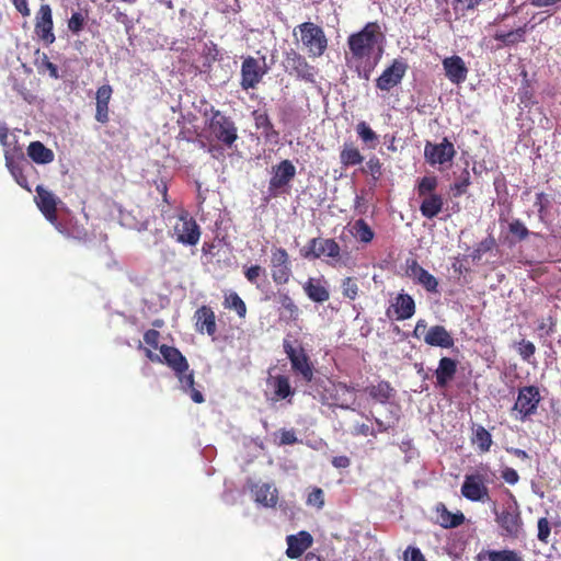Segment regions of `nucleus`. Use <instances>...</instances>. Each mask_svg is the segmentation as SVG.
I'll use <instances>...</instances> for the list:
<instances>
[{
  "mask_svg": "<svg viewBox=\"0 0 561 561\" xmlns=\"http://www.w3.org/2000/svg\"><path fill=\"white\" fill-rule=\"evenodd\" d=\"M506 493L508 501L501 507L493 502L491 510L500 529V535L503 538L517 540L525 536V525L515 495L510 490H506Z\"/></svg>",
  "mask_w": 561,
  "mask_h": 561,
  "instance_id": "obj_1",
  "label": "nucleus"
},
{
  "mask_svg": "<svg viewBox=\"0 0 561 561\" xmlns=\"http://www.w3.org/2000/svg\"><path fill=\"white\" fill-rule=\"evenodd\" d=\"M383 39V34L377 22H368L359 32L351 34L347 38V45L355 62L369 60L374 54L375 47Z\"/></svg>",
  "mask_w": 561,
  "mask_h": 561,
  "instance_id": "obj_2",
  "label": "nucleus"
},
{
  "mask_svg": "<svg viewBox=\"0 0 561 561\" xmlns=\"http://www.w3.org/2000/svg\"><path fill=\"white\" fill-rule=\"evenodd\" d=\"M438 179L435 175H425L419 179L416 193L422 198L420 213L426 219H433L438 216L444 207V197L436 192Z\"/></svg>",
  "mask_w": 561,
  "mask_h": 561,
  "instance_id": "obj_3",
  "label": "nucleus"
},
{
  "mask_svg": "<svg viewBox=\"0 0 561 561\" xmlns=\"http://www.w3.org/2000/svg\"><path fill=\"white\" fill-rule=\"evenodd\" d=\"M282 67L289 77L307 84H317L319 69L296 49L289 48L283 53Z\"/></svg>",
  "mask_w": 561,
  "mask_h": 561,
  "instance_id": "obj_4",
  "label": "nucleus"
},
{
  "mask_svg": "<svg viewBox=\"0 0 561 561\" xmlns=\"http://www.w3.org/2000/svg\"><path fill=\"white\" fill-rule=\"evenodd\" d=\"M299 33L302 48L310 58L323 56L328 48V38L323 28L313 22H304L294 28V36Z\"/></svg>",
  "mask_w": 561,
  "mask_h": 561,
  "instance_id": "obj_5",
  "label": "nucleus"
},
{
  "mask_svg": "<svg viewBox=\"0 0 561 561\" xmlns=\"http://www.w3.org/2000/svg\"><path fill=\"white\" fill-rule=\"evenodd\" d=\"M210 118L206 122L210 136L227 148H231L238 139V128L234 122L214 107L210 108Z\"/></svg>",
  "mask_w": 561,
  "mask_h": 561,
  "instance_id": "obj_6",
  "label": "nucleus"
},
{
  "mask_svg": "<svg viewBox=\"0 0 561 561\" xmlns=\"http://www.w3.org/2000/svg\"><path fill=\"white\" fill-rule=\"evenodd\" d=\"M283 348L290 362L291 371L300 376L305 382H311L314 378V367L302 345L296 347L291 341L284 339Z\"/></svg>",
  "mask_w": 561,
  "mask_h": 561,
  "instance_id": "obj_7",
  "label": "nucleus"
},
{
  "mask_svg": "<svg viewBox=\"0 0 561 561\" xmlns=\"http://www.w3.org/2000/svg\"><path fill=\"white\" fill-rule=\"evenodd\" d=\"M271 174L268 194L271 197H277L280 194L288 193L290 182L296 176V168L290 160L285 159L272 167Z\"/></svg>",
  "mask_w": 561,
  "mask_h": 561,
  "instance_id": "obj_8",
  "label": "nucleus"
},
{
  "mask_svg": "<svg viewBox=\"0 0 561 561\" xmlns=\"http://www.w3.org/2000/svg\"><path fill=\"white\" fill-rule=\"evenodd\" d=\"M201 228L188 211L182 210L173 226V237L179 243L194 247L199 242Z\"/></svg>",
  "mask_w": 561,
  "mask_h": 561,
  "instance_id": "obj_9",
  "label": "nucleus"
},
{
  "mask_svg": "<svg viewBox=\"0 0 561 561\" xmlns=\"http://www.w3.org/2000/svg\"><path fill=\"white\" fill-rule=\"evenodd\" d=\"M456 153L454 144L446 137L439 144L426 141L424 146V159L433 167L451 163Z\"/></svg>",
  "mask_w": 561,
  "mask_h": 561,
  "instance_id": "obj_10",
  "label": "nucleus"
},
{
  "mask_svg": "<svg viewBox=\"0 0 561 561\" xmlns=\"http://www.w3.org/2000/svg\"><path fill=\"white\" fill-rule=\"evenodd\" d=\"M271 276L276 285L289 282L293 271L288 252L284 248H274L271 252Z\"/></svg>",
  "mask_w": 561,
  "mask_h": 561,
  "instance_id": "obj_11",
  "label": "nucleus"
},
{
  "mask_svg": "<svg viewBox=\"0 0 561 561\" xmlns=\"http://www.w3.org/2000/svg\"><path fill=\"white\" fill-rule=\"evenodd\" d=\"M5 167L15 182L27 192H31L27 176L24 174V168L28 165L27 160L21 148H13L4 151Z\"/></svg>",
  "mask_w": 561,
  "mask_h": 561,
  "instance_id": "obj_12",
  "label": "nucleus"
},
{
  "mask_svg": "<svg viewBox=\"0 0 561 561\" xmlns=\"http://www.w3.org/2000/svg\"><path fill=\"white\" fill-rule=\"evenodd\" d=\"M34 33L45 45H51L56 41L54 34L53 11L48 3L41 4L35 15Z\"/></svg>",
  "mask_w": 561,
  "mask_h": 561,
  "instance_id": "obj_13",
  "label": "nucleus"
},
{
  "mask_svg": "<svg viewBox=\"0 0 561 561\" xmlns=\"http://www.w3.org/2000/svg\"><path fill=\"white\" fill-rule=\"evenodd\" d=\"M266 71L267 69L265 67V58H263V65H261L260 61L252 56L243 58L241 65V88L245 91L256 88Z\"/></svg>",
  "mask_w": 561,
  "mask_h": 561,
  "instance_id": "obj_14",
  "label": "nucleus"
},
{
  "mask_svg": "<svg viewBox=\"0 0 561 561\" xmlns=\"http://www.w3.org/2000/svg\"><path fill=\"white\" fill-rule=\"evenodd\" d=\"M408 68V64L402 58L393 59L391 65L376 79L377 89L389 92L391 89L399 85Z\"/></svg>",
  "mask_w": 561,
  "mask_h": 561,
  "instance_id": "obj_15",
  "label": "nucleus"
},
{
  "mask_svg": "<svg viewBox=\"0 0 561 561\" xmlns=\"http://www.w3.org/2000/svg\"><path fill=\"white\" fill-rule=\"evenodd\" d=\"M461 495L471 502H489V488L481 473L466 474L461 485Z\"/></svg>",
  "mask_w": 561,
  "mask_h": 561,
  "instance_id": "obj_16",
  "label": "nucleus"
},
{
  "mask_svg": "<svg viewBox=\"0 0 561 561\" xmlns=\"http://www.w3.org/2000/svg\"><path fill=\"white\" fill-rule=\"evenodd\" d=\"M540 400L539 389L536 386L519 388L514 410L520 414L522 420H525L536 413Z\"/></svg>",
  "mask_w": 561,
  "mask_h": 561,
  "instance_id": "obj_17",
  "label": "nucleus"
},
{
  "mask_svg": "<svg viewBox=\"0 0 561 561\" xmlns=\"http://www.w3.org/2000/svg\"><path fill=\"white\" fill-rule=\"evenodd\" d=\"M415 309V301L412 296L407 293H400L393 298L390 306L387 308L386 316L389 319L404 321L414 316Z\"/></svg>",
  "mask_w": 561,
  "mask_h": 561,
  "instance_id": "obj_18",
  "label": "nucleus"
},
{
  "mask_svg": "<svg viewBox=\"0 0 561 561\" xmlns=\"http://www.w3.org/2000/svg\"><path fill=\"white\" fill-rule=\"evenodd\" d=\"M35 191V203L41 213L49 222H57V205L60 203V199L43 185H37Z\"/></svg>",
  "mask_w": 561,
  "mask_h": 561,
  "instance_id": "obj_19",
  "label": "nucleus"
},
{
  "mask_svg": "<svg viewBox=\"0 0 561 561\" xmlns=\"http://www.w3.org/2000/svg\"><path fill=\"white\" fill-rule=\"evenodd\" d=\"M266 385L273 390V401L286 400L291 403V398L295 394V389L290 385L289 377L283 374L268 375Z\"/></svg>",
  "mask_w": 561,
  "mask_h": 561,
  "instance_id": "obj_20",
  "label": "nucleus"
},
{
  "mask_svg": "<svg viewBox=\"0 0 561 561\" xmlns=\"http://www.w3.org/2000/svg\"><path fill=\"white\" fill-rule=\"evenodd\" d=\"M443 68L447 79L454 84H460L467 80L468 68L460 56L454 55L443 59Z\"/></svg>",
  "mask_w": 561,
  "mask_h": 561,
  "instance_id": "obj_21",
  "label": "nucleus"
},
{
  "mask_svg": "<svg viewBox=\"0 0 561 561\" xmlns=\"http://www.w3.org/2000/svg\"><path fill=\"white\" fill-rule=\"evenodd\" d=\"M458 370V362L451 357H442L434 371L436 378L435 386L445 389L455 378Z\"/></svg>",
  "mask_w": 561,
  "mask_h": 561,
  "instance_id": "obj_22",
  "label": "nucleus"
},
{
  "mask_svg": "<svg viewBox=\"0 0 561 561\" xmlns=\"http://www.w3.org/2000/svg\"><path fill=\"white\" fill-rule=\"evenodd\" d=\"M195 330L214 336L217 331L216 316L209 306H202L194 312Z\"/></svg>",
  "mask_w": 561,
  "mask_h": 561,
  "instance_id": "obj_23",
  "label": "nucleus"
},
{
  "mask_svg": "<svg viewBox=\"0 0 561 561\" xmlns=\"http://www.w3.org/2000/svg\"><path fill=\"white\" fill-rule=\"evenodd\" d=\"M159 351L163 357L164 363L180 376L188 370V362L185 356L174 346L161 345Z\"/></svg>",
  "mask_w": 561,
  "mask_h": 561,
  "instance_id": "obj_24",
  "label": "nucleus"
},
{
  "mask_svg": "<svg viewBox=\"0 0 561 561\" xmlns=\"http://www.w3.org/2000/svg\"><path fill=\"white\" fill-rule=\"evenodd\" d=\"M307 297L317 304H323L330 298L327 280L323 277H309L302 285Z\"/></svg>",
  "mask_w": 561,
  "mask_h": 561,
  "instance_id": "obj_25",
  "label": "nucleus"
},
{
  "mask_svg": "<svg viewBox=\"0 0 561 561\" xmlns=\"http://www.w3.org/2000/svg\"><path fill=\"white\" fill-rule=\"evenodd\" d=\"M408 275L413 278L417 284L422 285L427 291L436 293L438 288V280L428 271L422 267L415 260H413L407 268Z\"/></svg>",
  "mask_w": 561,
  "mask_h": 561,
  "instance_id": "obj_26",
  "label": "nucleus"
},
{
  "mask_svg": "<svg viewBox=\"0 0 561 561\" xmlns=\"http://www.w3.org/2000/svg\"><path fill=\"white\" fill-rule=\"evenodd\" d=\"M286 556L290 559H297L312 545V536L308 531H299L297 535H289L286 538Z\"/></svg>",
  "mask_w": 561,
  "mask_h": 561,
  "instance_id": "obj_27",
  "label": "nucleus"
},
{
  "mask_svg": "<svg viewBox=\"0 0 561 561\" xmlns=\"http://www.w3.org/2000/svg\"><path fill=\"white\" fill-rule=\"evenodd\" d=\"M424 342L430 346L450 348L455 344L451 334L443 325H433L424 336Z\"/></svg>",
  "mask_w": 561,
  "mask_h": 561,
  "instance_id": "obj_28",
  "label": "nucleus"
},
{
  "mask_svg": "<svg viewBox=\"0 0 561 561\" xmlns=\"http://www.w3.org/2000/svg\"><path fill=\"white\" fill-rule=\"evenodd\" d=\"M436 523L443 528H456L463 524L465 515L461 512L451 513L444 503L435 507Z\"/></svg>",
  "mask_w": 561,
  "mask_h": 561,
  "instance_id": "obj_29",
  "label": "nucleus"
},
{
  "mask_svg": "<svg viewBox=\"0 0 561 561\" xmlns=\"http://www.w3.org/2000/svg\"><path fill=\"white\" fill-rule=\"evenodd\" d=\"M529 31L528 24L525 23L515 30L504 32L497 31L494 34V39L501 42L503 46L512 47L526 41V34Z\"/></svg>",
  "mask_w": 561,
  "mask_h": 561,
  "instance_id": "obj_30",
  "label": "nucleus"
},
{
  "mask_svg": "<svg viewBox=\"0 0 561 561\" xmlns=\"http://www.w3.org/2000/svg\"><path fill=\"white\" fill-rule=\"evenodd\" d=\"M365 392L373 400L381 404H386L396 394L394 388L387 380H381L377 385L366 387Z\"/></svg>",
  "mask_w": 561,
  "mask_h": 561,
  "instance_id": "obj_31",
  "label": "nucleus"
},
{
  "mask_svg": "<svg viewBox=\"0 0 561 561\" xmlns=\"http://www.w3.org/2000/svg\"><path fill=\"white\" fill-rule=\"evenodd\" d=\"M27 156L37 164H48L55 159L54 151L38 140L30 142L27 147Z\"/></svg>",
  "mask_w": 561,
  "mask_h": 561,
  "instance_id": "obj_32",
  "label": "nucleus"
},
{
  "mask_svg": "<svg viewBox=\"0 0 561 561\" xmlns=\"http://www.w3.org/2000/svg\"><path fill=\"white\" fill-rule=\"evenodd\" d=\"M364 156L353 142H344L340 151V162L344 168L360 164Z\"/></svg>",
  "mask_w": 561,
  "mask_h": 561,
  "instance_id": "obj_33",
  "label": "nucleus"
},
{
  "mask_svg": "<svg viewBox=\"0 0 561 561\" xmlns=\"http://www.w3.org/2000/svg\"><path fill=\"white\" fill-rule=\"evenodd\" d=\"M484 556L488 558V561H524L519 552L511 549L486 550L479 553L478 559L481 560Z\"/></svg>",
  "mask_w": 561,
  "mask_h": 561,
  "instance_id": "obj_34",
  "label": "nucleus"
},
{
  "mask_svg": "<svg viewBox=\"0 0 561 561\" xmlns=\"http://www.w3.org/2000/svg\"><path fill=\"white\" fill-rule=\"evenodd\" d=\"M255 501L264 506L273 507L277 503L276 490L271 484L264 483L255 489Z\"/></svg>",
  "mask_w": 561,
  "mask_h": 561,
  "instance_id": "obj_35",
  "label": "nucleus"
},
{
  "mask_svg": "<svg viewBox=\"0 0 561 561\" xmlns=\"http://www.w3.org/2000/svg\"><path fill=\"white\" fill-rule=\"evenodd\" d=\"M277 301L280 304L284 309L286 317L290 321H297L299 319L300 310L299 307L295 304L294 299L289 296L288 293L278 291Z\"/></svg>",
  "mask_w": 561,
  "mask_h": 561,
  "instance_id": "obj_36",
  "label": "nucleus"
},
{
  "mask_svg": "<svg viewBox=\"0 0 561 561\" xmlns=\"http://www.w3.org/2000/svg\"><path fill=\"white\" fill-rule=\"evenodd\" d=\"M352 234L363 243H370L375 238L371 227L364 220L357 219L352 226Z\"/></svg>",
  "mask_w": 561,
  "mask_h": 561,
  "instance_id": "obj_37",
  "label": "nucleus"
},
{
  "mask_svg": "<svg viewBox=\"0 0 561 561\" xmlns=\"http://www.w3.org/2000/svg\"><path fill=\"white\" fill-rule=\"evenodd\" d=\"M472 444H476L481 453H488L492 446V436L482 425L473 428Z\"/></svg>",
  "mask_w": 561,
  "mask_h": 561,
  "instance_id": "obj_38",
  "label": "nucleus"
},
{
  "mask_svg": "<svg viewBox=\"0 0 561 561\" xmlns=\"http://www.w3.org/2000/svg\"><path fill=\"white\" fill-rule=\"evenodd\" d=\"M224 307L229 310H234L239 318L243 319L247 316V306L242 298L234 291H230L225 296Z\"/></svg>",
  "mask_w": 561,
  "mask_h": 561,
  "instance_id": "obj_39",
  "label": "nucleus"
},
{
  "mask_svg": "<svg viewBox=\"0 0 561 561\" xmlns=\"http://www.w3.org/2000/svg\"><path fill=\"white\" fill-rule=\"evenodd\" d=\"M356 133L360 140L369 148L375 149L379 142L378 135L370 128L366 122H359L356 125Z\"/></svg>",
  "mask_w": 561,
  "mask_h": 561,
  "instance_id": "obj_40",
  "label": "nucleus"
},
{
  "mask_svg": "<svg viewBox=\"0 0 561 561\" xmlns=\"http://www.w3.org/2000/svg\"><path fill=\"white\" fill-rule=\"evenodd\" d=\"M317 255H325L330 259L339 260L341 256L340 244L332 238L321 239V247H318Z\"/></svg>",
  "mask_w": 561,
  "mask_h": 561,
  "instance_id": "obj_41",
  "label": "nucleus"
},
{
  "mask_svg": "<svg viewBox=\"0 0 561 561\" xmlns=\"http://www.w3.org/2000/svg\"><path fill=\"white\" fill-rule=\"evenodd\" d=\"M496 247V240L492 234H489L482 241H480L477 247L471 252L470 256L473 261H480L482 256L492 251Z\"/></svg>",
  "mask_w": 561,
  "mask_h": 561,
  "instance_id": "obj_42",
  "label": "nucleus"
},
{
  "mask_svg": "<svg viewBox=\"0 0 561 561\" xmlns=\"http://www.w3.org/2000/svg\"><path fill=\"white\" fill-rule=\"evenodd\" d=\"M535 206L537 207L538 218L541 222H547L551 198L548 194L539 192L536 194Z\"/></svg>",
  "mask_w": 561,
  "mask_h": 561,
  "instance_id": "obj_43",
  "label": "nucleus"
},
{
  "mask_svg": "<svg viewBox=\"0 0 561 561\" xmlns=\"http://www.w3.org/2000/svg\"><path fill=\"white\" fill-rule=\"evenodd\" d=\"M381 53H382V48L378 47V54H377V57L375 58V60L371 61L370 59L369 60L364 59L363 62H360V61L356 62V71H357L359 78L365 79V80H368L370 78V75H371L374 68L376 67Z\"/></svg>",
  "mask_w": 561,
  "mask_h": 561,
  "instance_id": "obj_44",
  "label": "nucleus"
},
{
  "mask_svg": "<svg viewBox=\"0 0 561 561\" xmlns=\"http://www.w3.org/2000/svg\"><path fill=\"white\" fill-rule=\"evenodd\" d=\"M35 65L37 67L38 72L48 71L51 78H59L57 66L49 60L48 56L45 53H43L38 58H36Z\"/></svg>",
  "mask_w": 561,
  "mask_h": 561,
  "instance_id": "obj_45",
  "label": "nucleus"
},
{
  "mask_svg": "<svg viewBox=\"0 0 561 561\" xmlns=\"http://www.w3.org/2000/svg\"><path fill=\"white\" fill-rule=\"evenodd\" d=\"M88 14L81 11L73 12L68 21V28L72 34H79L87 22Z\"/></svg>",
  "mask_w": 561,
  "mask_h": 561,
  "instance_id": "obj_46",
  "label": "nucleus"
},
{
  "mask_svg": "<svg viewBox=\"0 0 561 561\" xmlns=\"http://www.w3.org/2000/svg\"><path fill=\"white\" fill-rule=\"evenodd\" d=\"M342 294L344 297L355 300L359 293V287L357 285V280L354 277H345L342 280Z\"/></svg>",
  "mask_w": 561,
  "mask_h": 561,
  "instance_id": "obj_47",
  "label": "nucleus"
},
{
  "mask_svg": "<svg viewBox=\"0 0 561 561\" xmlns=\"http://www.w3.org/2000/svg\"><path fill=\"white\" fill-rule=\"evenodd\" d=\"M243 274L249 283L259 287V278L264 277L266 275V271L260 265H251L249 267H244Z\"/></svg>",
  "mask_w": 561,
  "mask_h": 561,
  "instance_id": "obj_48",
  "label": "nucleus"
},
{
  "mask_svg": "<svg viewBox=\"0 0 561 561\" xmlns=\"http://www.w3.org/2000/svg\"><path fill=\"white\" fill-rule=\"evenodd\" d=\"M508 231L515 236L518 241L527 239L530 234V231L519 219H514L508 224Z\"/></svg>",
  "mask_w": 561,
  "mask_h": 561,
  "instance_id": "obj_49",
  "label": "nucleus"
},
{
  "mask_svg": "<svg viewBox=\"0 0 561 561\" xmlns=\"http://www.w3.org/2000/svg\"><path fill=\"white\" fill-rule=\"evenodd\" d=\"M363 171L369 173L374 180H379L382 174V163L380 159L376 156L370 157Z\"/></svg>",
  "mask_w": 561,
  "mask_h": 561,
  "instance_id": "obj_50",
  "label": "nucleus"
},
{
  "mask_svg": "<svg viewBox=\"0 0 561 561\" xmlns=\"http://www.w3.org/2000/svg\"><path fill=\"white\" fill-rule=\"evenodd\" d=\"M307 504L321 510L324 506V492L321 488L314 486L308 494Z\"/></svg>",
  "mask_w": 561,
  "mask_h": 561,
  "instance_id": "obj_51",
  "label": "nucleus"
},
{
  "mask_svg": "<svg viewBox=\"0 0 561 561\" xmlns=\"http://www.w3.org/2000/svg\"><path fill=\"white\" fill-rule=\"evenodd\" d=\"M537 527H538V533H537L538 540L541 541L542 543H548L549 537L551 534V527H550L549 520L546 517L539 518L538 523H537Z\"/></svg>",
  "mask_w": 561,
  "mask_h": 561,
  "instance_id": "obj_52",
  "label": "nucleus"
},
{
  "mask_svg": "<svg viewBox=\"0 0 561 561\" xmlns=\"http://www.w3.org/2000/svg\"><path fill=\"white\" fill-rule=\"evenodd\" d=\"M536 353V346L533 342L527 340H522L518 343V354L524 360H529Z\"/></svg>",
  "mask_w": 561,
  "mask_h": 561,
  "instance_id": "obj_53",
  "label": "nucleus"
},
{
  "mask_svg": "<svg viewBox=\"0 0 561 561\" xmlns=\"http://www.w3.org/2000/svg\"><path fill=\"white\" fill-rule=\"evenodd\" d=\"M470 185V174L468 170H463L462 178L460 181H457L451 186V190L455 191V196H460L466 193L467 187Z\"/></svg>",
  "mask_w": 561,
  "mask_h": 561,
  "instance_id": "obj_54",
  "label": "nucleus"
},
{
  "mask_svg": "<svg viewBox=\"0 0 561 561\" xmlns=\"http://www.w3.org/2000/svg\"><path fill=\"white\" fill-rule=\"evenodd\" d=\"M321 247L320 238H312L308 241L307 245L304 249V257L306 259H319L320 255H317V249Z\"/></svg>",
  "mask_w": 561,
  "mask_h": 561,
  "instance_id": "obj_55",
  "label": "nucleus"
},
{
  "mask_svg": "<svg viewBox=\"0 0 561 561\" xmlns=\"http://www.w3.org/2000/svg\"><path fill=\"white\" fill-rule=\"evenodd\" d=\"M335 392H336V396L341 397L342 398V403H340V407L342 409H348V405L347 404H344V401H347V399L345 398L347 394L354 392L356 389L355 387H351L344 382H337L335 386Z\"/></svg>",
  "mask_w": 561,
  "mask_h": 561,
  "instance_id": "obj_56",
  "label": "nucleus"
},
{
  "mask_svg": "<svg viewBox=\"0 0 561 561\" xmlns=\"http://www.w3.org/2000/svg\"><path fill=\"white\" fill-rule=\"evenodd\" d=\"M152 184L154 185L157 192L162 196V202L167 206H170L171 202L169 199L168 183H167V181L163 180V179H156V180L152 181Z\"/></svg>",
  "mask_w": 561,
  "mask_h": 561,
  "instance_id": "obj_57",
  "label": "nucleus"
},
{
  "mask_svg": "<svg viewBox=\"0 0 561 561\" xmlns=\"http://www.w3.org/2000/svg\"><path fill=\"white\" fill-rule=\"evenodd\" d=\"M112 87L108 84L101 85L96 91V103L108 104L112 96Z\"/></svg>",
  "mask_w": 561,
  "mask_h": 561,
  "instance_id": "obj_58",
  "label": "nucleus"
},
{
  "mask_svg": "<svg viewBox=\"0 0 561 561\" xmlns=\"http://www.w3.org/2000/svg\"><path fill=\"white\" fill-rule=\"evenodd\" d=\"M253 116H254V122H255L256 128H259V129L272 128V122L266 112L259 113L257 111H255L253 113Z\"/></svg>",
  "mask_w": 561,
  "mask_h": 561,
  "instance_id": "obj_59",
  "label": "nucleus"
},
{
  "mask_svg": "<svg viewBox=\"0 0 561 561\" xmlns=\"http://www.w3.org/2000/svg\"><path fill=\"white\" fill-rule=\"evenodd\" d=\"M159 337H160V333H159V331H157L154 329H149L144 334L145 343L148 344L149 346H151L152 348L159 347V345H158Z\"/></svg>",
  "mask_w": 561,
  "mask_h": 561,
  "instance_id": "obj_60",
  "label": "nucleus"
},
{
  "mask_svg": "<svg viewBox=\"0 0 561 561\" xmlns=\"http://www.w3.org/2000/svg\"><path fill=\"white\" fill-rule=\"evenodd\" d=\"M297 436L294 430H282L279 445H294L297 443Z\"/></svg>",
  "mask_w": 561,
  "mask_h": 561,
  "instance_id": "obj_61",
  "label": "nucleus"
},
{
  "mask_svg": "<svg viewBox=\"0 0 561 561\" xmlns=\"http://www.w3.org/2000/svg\"><path fill=\"white\" fill-rule=\"evenodd\" d=\"M556 319L549 316L547 319L541 320V322L538 324V330H545L547 335H551L556 331Z\"/></svg>",
  "mask_w": 561,
  "mask_h": 561,
  "instance_id": "obj_62",
  "label": "nucleus"
},
{
  "mask_svg": "<svg viewBox=\"0 0 561 561\" xmlns=\"http://www.w3.org/2000/svg\"><path fill=\"white\" fill-rule=\"evenodd\" d=\"M95 119L102 124L108 122V104L96 103Z\"/></svg>",
  "mask_w": 561,
  "mask_h": 561,
  "instance_id": "obj_63",
  "label": "nucleus"
},
{
  "mask_svg": "<svg viewBox=\"0 0 561 561\" xmlns=\"http://www.w3.org/2000/svg\"><path fill=\"white\" fill-rule=\"evenodd\" d=\"M405 561H426L419 548L409 547L404 553Z\"/></svg>",
  "mask_w": 561,
  "mask_h": 561,
  "instance_id": "obj_64",
  "label": "nucleus"
}]
</instances>
